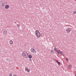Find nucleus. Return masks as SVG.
<instances>
[{"instance_id": "f257e3e1", "label": "nucleus", "mask_w": 76, "mask_h": 76, "mask_svg": "<svg viewBox=\"0 0 76 76\" xmlns=\"http://www.w3.org/2000/svg\"><path fill=\"white\" fill-rule=\"evenodd\" d=\"M22 56L25 58H28V53L25 52H23L22 53Z\"/></svg>"}, {"instance_id": "f03ea898", "label": "nucleus", "mask_w": 76, "mask_h": 76, "mask_svg": "<svg viewBox=\"0 0 76 76\" xmlns=\"http://www.w3.org/2000/svg\"><path fill=\"white\" fill-rule=\"evenodd\" d=\"M36 34L37 37H40V33L39 32L38 30H36L35 32Z\"/></svg>"}, {"instance_id": "7ed1b4c3", "label": "nucleus", "mask_w": 76, "mask_h": 76, "mask_svg": "<svg viewBox=\"0 0 76 76\" xmlns=\"http://www.w3.org/2000/svg\"><path fill=\"white\" fill-rule=\"evenodd\" d=\"M68 34H69V33L71 32V28H68L66 30Z\"/></svg>"}, {"instance_id": "20e7f679", "label": "nucleus", "mask_w": 76, "mask_h": 76, "mask_svg": "<svg viewBox=\"0 0 76 76\" xmlns=\"http://www.w3.org/2000/svg\"><path fill=\"white\" fill-rule=\"evenodd\" d=\"M25 71H26L28 73H29V72L31 71V69H28V68L27 67H26L25 69Z\"/></svg>"}, {"instance_id": "39448f33", "label": "nucleus", "mask_w": 76, "mask_h": 76, "mask_svg": "<svg viewBox=\"0 0 76 76\" xmlns=\"http://www.w3.org/2000/svg\"><path fill=\"white\" fill-rule=\"evenodd\" d=\"M31 51L32 53H34L35 52V49L34 48H32L31 49Z\"/></svg>"}, {"instance_id": "423d86ee", "label": "nucleus", "mask_w": 76, "mask_h": 76, "mask_svg": "<svg viewBox=\"0 0 76 76\" xmlns=\"http://www.w3.org/2000/svg\"><path fill=\"white\" fill-rule=\"evenodd\" d=\"M56 51H57V52L58 54L59 55H60V54H61V52H60V50H56Z\"/></svg>"}, {"instance_id": "0eeeda50", "label": "nucleus", "mask_w": 76, "mask_h": 76, "mask_svg": "<svg viewBox=\"0 0 76 76\" xmlns=\"http://www.w3.org/2000/svg\"><path fill=\"white\" fill-rule=\"evenodd\" d=\"M3 33H4V35H6L7 34V31H4Z\"/></svg>"}, {"instance_id": "6e6552de", "label": "nucleus", "mask_w": 76, "mask_h": 76, "mask_svg": "<svg viewBox=\"0 0 76 76\" xmlns=\"http://www.w3.org/2000/svg\"><path fill=\"white\" fill-rule=\"evenodd\" d=\"M56 62L58 63V65H59V66H60L61 64H60V62H58V61H56Z\"/></svg>"}, {"instance_id": "1a4fd4ad", "label": "nucleus", "mask_w": 76, "mask_h": 76, "mask_svg": "<svg viewBox=\"0 0 76 76\" xmlns=\"http://www.w3.org/2000/svg\"><path fill=\"white\" fill-rule=\"evenodd\" d=\"M9 5H6L5 6V8L6 9H9Z\"/></svg>"}, {"instance_id": "9d476101", "label": "nucleus", "mask_w": 76, "mask_h": 76, "mask_svg": "<svg viewBox=\"0 0 76 76\" xmlns=\"http://www.w3.org/2000/svg\"><path fill=\"white\" fill-rule=\"evenodd\" d=\"M10 44H13V41H12V40L10 41Z\"/></svg>"}, {"instance_id": "9b49d317", "label": "nucleus", "mask_w": 76, "mask_h": 76, "mask_svg": "<svg viewBox=\"0 0 76 76\" xmlns=\"http://www.w3.org/2000/svg\"><path fill=\"white\" fill-rule=\"evenodd\" d=\"M28 57L29 58H32V56L30 55Z\"/></svg>"}, {"instance_id": "f8f14e48", "label": "nucleus", "mask_w": 76, "mask_h": 76, "mask_svg": "<svg viewBox=\"0 0 76 76\" xmlns=\"http://www.w3.org/2000/svg\"><path fill=\"white\" fill-rule=\"evenodd\" d=\"M4 3H2L1 4V5L3 7H4Z\"/></svg>"}, {"instance_id": "ddd939ff", "label": "nucleus", "mask_w": 76, "mask_h": 76, "mask_svg": "<svg viewBox=\"0 0 76 76\" xmlns=\"http://www.w3.org/2000/svg\"><path fill=\"white\" fill-rule=\"evenodd\" d=\"M61 55H62V56H64V54H63V52H61Z\"/></svg>"}, {"instance_id": "4468645a", "label": "nucleus", "mask_w": 76, "mask_h": 76, "mask_svg": "<svg viewBox=\"0 0 76 76\" xmlns=\"http://www.w3.org/2000/svg\"><path fill=\"white\" fill-rule=\"evenodd\" d=\"M54 51H56V50H57V48H54Z\"/></svg>"}, {"instance_id": "2eb2a0df", "label": "nucleus", "mask_w": 76, "mask_h": 76, "mask_svg": "<svg viewBox=\"0 0 76 76\" xmlns=\"http://www.w3.org/2000/svg\"><path fill=\"white\" fill-rule=\"evenodd\" d=\"M68 67L69 68H71V67H72V66H71L70 65H69Z\"/></svg>"}, {"instance_id": "dca6fc26", "label": "nucleus", "mask_w": 76, "mask_h": 76, "mask_svg": "<svg viewBox=\"0 0 76 76\" xmlns=\"http://www.w3.org/2000/svg\"><path fill=\"white\" fill-rule=\"evenodd\" d=\"M20 26V25H19V24H17V27H19Z\"/></svg>"}, {"instance_id": "f3484780", "label": "nucleus", "mask_w": 76, "mask_h": 76, "mask_svg": "<svg viewBox=\"0 0 76 76\" xmlns=\"http://www.w3.org/2000/svg\"><path fill=\"white\" fill-rule=\"evenodd\" d=\"M2 52V51H1V50L0 49V54H1V53Z\"/></svg>"}, {"instance_id": "a211bd4d", "label": "nucleus", "mask_w": 76, "mask_h": 76, "mask_svg": "<svg viewBox=\"0 0 76 76\" xmlns=\"http://www.w3.org/2000/svg\"><path fill=\"white\" fill-rule=\"evenodd\" d=\"M66 61H69V59H68V58H66Z\"/></svg>"}, {"instance_id": "6ab92c4d", "label": "nucleus", "mask_w": 76, "mask_h": 76, "mask_svg": "<svg viewBox=\"0 0 76 76\" xmlns=\"http://www.w3.org/2000/svg\"><path fill=\"white\" fill-rule=\"evenodd\" d=\"M10 76H12V74H10L9 75Z\"/></svg>"}, {"instance_id": "aec40b11", "label": "nucleus", "mask_w": 76, "mask_h": 76, "mask_svg": "<svg viewBox=\"0 0 76 76\" xmlns=\"http://www.w3.org/2000/svg\"><path fill=\"white\" fill-rule=\"evenodd\" d=\"M73 13H74V14H76V11H74V12H73Z\"/></svg>"}, {"instance_id": "412c9836", "label": "nucleus", "mask_w": 76, "mask_h": 76, "mask_svg": "<svg viewBox=\"0 0 76 76\" xmlns=\"http://www.w3.org/2000/svg\"><path fill=\"white\" fill-rule=\"evenodd\" d=\"M29 61H32V59H30L29 60Z\"/></svg>"}, {"instance_id": "4be33fe9", "label": "nucleus", "mask_w": 76, "mask_h": 76, "mask_svg": "<svg viewBox=\"0 0 76 76\" xmlns=\"http://www.w3.org/2000/svg\"><path fill=\"white\" fill-rule=\"evenodd\" d=\"M13 76H17V75H16L14 74V75H13Z\"/></svg>"}, {"instance_id": "5701e85b", "label": "nucleus", "mask_w": 76, "mask_h": 76, "mask_svg": "<svg viewBox=\"0 0 76 76\" xmlns=\"http://www.w3.org/2000/svg\"><path fill=\"white\" fill-rule=\"evenodd\" d=\"M51 53H52V50H51Z\"/></svg>"}, {"instance_id": "b1692460", "label": "nucleus", "mask_w": 76, "mask_h": 76, "mask_svg": "<svg viewBox=\"0 0 76 76\" xmlns=\"http://www.w3.org/2000/svg\"><path fill=\"white\" fill-rule=\"evenodd\" d=\"M75 76H76V75H75Z\"/></svg>"}, {"instance_id": "393cba45", "label": "nucleus", "mask_w": 76, "mask_h": 76, "mask_svg": "<svg viewBox=\"0 0 76 76\" xmlns=\"http://www.w3.org/2000/svg\"><path fill=\"white\" fill-rule=\"evenodd\" d=\"M75 1H76V0H74Z\"/></svg>"}, {"instance_id": "a878e982", "label": "nucleus", "mask_w": 76, "mask_h": 76, "mask_svg": "<svg viewBox=\"0 0 76 76\" xmlns=\"http://www.w3.org/2000/svg\"><path fill=\"white\" fill-rule=\"evenodd\" d=\"M75 7L76 8V6H75Z\"/></svg>"}]
</instances>
